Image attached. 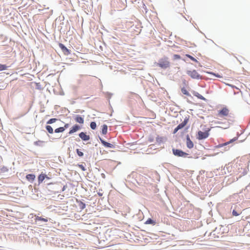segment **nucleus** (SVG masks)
Listing matches in <instances>:
<instances>
[{
	"label": "nucleus",
	"instance_id": "f257e3e1",
	"mask_svg": "<svg viewBox=\"0 0 250 250\" xmlns=\"http://www.w3.org/2000/svg\"><path fill=\"white\" fill-rule=\"evenodd\" d=\"M47 188L52 192L53 193H61L60 188H62V185L60 183H47Z\"/></svg>",
	"mask_w": 250,
	"mask_h": 250
},
{
	"label": "nucleus",
	"instance_id": "f03ea898",
	"mask_svg": "<svg viewBox=\"0 0 250 250\" xmlns=\"http://www.w3.org/2000/svg\"><path fill=\"white\" fill-rule=\"evenodd\" d=\"M156 65L163 69H166L170 66V62L167 57L162 58L158 60Z\"/></svg>",
	"mask_w": 250,
	"mask_h": 250
},
{
	"label": "nucleus",
	"instance_id": "7ed1b4c3",
	"mask_svg": "<svg viewBox=\"0 0 250 250\" xmlns=\"http://www.w3.org/2000/svg\"><path fill=\"white\" fill-rule=\"evenodd\" d=\"M238 136H239V133H237V137H235L233 138V139H230L228 142H225V143H223V144H219L218 145L216 146H215V147H216V148H223V147H224V149H223L224 150H225V151L229 149V147H230V146H229L228 145H229V144L232 143L234 141H236L238 139Z\"/></svg>",
	"mask_w": 250,
	"mask_h": 250
},
{
	"label": "nucleus",
	"instance_id": "20e7f679",
	"mask_svg": "<svg viewBox=\"0 0 250 250\" xmlns=\"http://www.w3.org/2000/svg\"><path fill=\"white\" fill-rule=\"evenodd\" d=\"M187 74L193 79L202 80L203 79V76L200 75L195 70H187Z\"/></svg>",
	"mask_w": 250,
	"mask_h": 250
},
{
	"label": "nucleus",
	"instance_id": "39448f33",
	"mask_svg": "<svg viewBox=\"0 0 250 250\" xmlns=\"http://www.w3.org/2000/svg\"><path fill=\"white\" fill-rule=\"evenodd\" d=\"M173 154L175 156L182 158H187L188 154L183 151L181 149L172 148V149Z\"/></svg>",
	"mask_w": 250,
	"mask_h": 250
},
{
	"label": "nucleus",
	"instance_id": "423d86ee",
	"mask_svg": "<svg viewBox=\"0 0 250 250\" xmlns=\"http://www.w3.org/2000/svg\"><path fill=\"white\" fill-rule=\"evenodd\" d=\"M210 130V128H208L207 130H206L204 132L199 131L197 133V139L199 140L206 139L209 136V131Z\"/></svg>",
	"mask_w": 250,
	"mask_h": 250
},
{
	"label": "nucleus",
	"instance_id": "0eeeda50",
	"mask_svg": "<svg viewBox=\"0 0 250 250\" xmlns=\"http://www.w3.org/2000/svg\"><path fill=\"white\" fill-rule=\"evenodd\" d=\"M59 46L65 55H68L71 53L70 50L68 49L63 44L59 43Z\"/></svg>",
	"mask_w": 250,
	"mask_h": 250
},
{
	"label": "nucleus",
	"instance_id": "6e6552de",
	"mask_svg": "<svg viewBox=\"0 0 250 250\" xmlns=\"http://www.w3.org/2000/svg\"><path fill=\"white\" fill-rule=\"evenodd\" d=\"M99 139L100 140L102 144L105 147L114 148L115 147V146L106 142L105 140L103 139L101 137L99 136Z\"/></svg>",
	"mask_w": 250,
	"mask_h": 250
},
{
	"label": "nucleus",
	"instance_id": "1a4fd4ad",
	"mask_svg": "<svg viewBox=\"0 0 250 250\" xmlns=\"http://www.w3.org/2000/svg\"><path fill=\"white\" fill-rule=\"evenodd\" d=\"M189 116H188V117H186L184 119V121L176 126L177 129H179V130L182 129L188 124L189 121Z\"/></svg>",
	"mask_w": 250,
	"mask_h": 250
},
{
	"label": "nucleus",
	"instance_id": "9d476101",
	"mask_svg": "<svg viewBox=\"0 0 250 250\" xmlns=\"http://www.w3.org/2000/svg\"><path fill=\"white\" fill-rule=\"evenodd\" d=\"M79 137L84 141H88L90 139L89 135L86 134L85 132H81L79 134Z\"/></svg>",
	"mask_w": 250,
	"mask_h": 250
},
{
	"label": "nucleus",
	"instance_id": "9b49d317",
	"mask_svg": "<svg viewBox=\"0 0 250 250\" xmlns=\"http://www.w3.org/2000/svg\"><path fill=\"white\" fill-rule=\"evenodd\" d=\"M186 145L188 148L191 149L193 147L194 145L192 141L190 140L189 135L186 136Z\"/></svg>",
	"mask_w": 250,
	"mask_h": 250
},
{
	"label": "nucleus",
	"instance_id": "f8f14e48",
	"mask_svg": "<svg viewBox=\"0 0 250 250\" xmlns=\"http://www.w3.org/2000/svg\"><path fill=\"white\" fill-rule=\"evenodd\" d=\"M81 129V127L79 125L76 124L74 125L72 128L70 129L68 134L69 135L73 134L74 132H77Z\"/></svg>",
	"mask_w": 250,
	"mask_h": 250
},
{
	"label": "nucleus",
	"instance_id": "ddd939ff",
	"mask_svg": "<svg viewBox=\"0 0 250 250\" xmlns=\"http://www.w3.org/2000/svg\"><path fill=\"white\" fill-rule=\"evenodd\" d=\"M229 110L227 107H223L219 111V114L226 116L229 114Z\"/></svg>",
	"mask_w": 250,
	"mask_h": 250
},
{
	"label": "nucleus",
	"instance_id": "4468645a",
	"mask_svg": "<svg viewBox=\"0 0 250 250\" xmlns=\"http://www.w3.org/2000/svg\"><path fill=\"white\" fill-rule=\"evenodd\" d=\"M75 121L79 124H83L84 123L83 118L79 115H76L74 118Z\"/></svg>",
	"mask_w": 250,
	"mask_h": 250
},
{
	"label": "nucleus",
	"instance_id": "2eb2a0df",
	"mask_svg": "<svg viewBox=\"0 0 250 250\" xmlns=\"http://www.w3.org/2000/svg\"><path fill=\"white\" fill-rule=\"evenodd\" d=\"M47 177V175L44 174V173H42L41 174H40L39 176H38V182H39V184H41V183H42L43 180H44L45 179V178Z\"/></svg>",
	"mask_w": 250,
	"mask_h": 250
},
{
	"label": "nucleus",
	"instance_id": "dca6fc26",
	"mask_svg": "<svg viewBox=\"0 0 250 250\" xmlns=\"http://www.w3.org/2000/svg\"><path fill=\"white\" fill-rule=\"evenodd\" d=\"M35 177V175L34 174H28L26 176V179L31 183L33 182Z\"/></svg>",
	"mask_w": 250,
	"mask_h": 250
},
{
	"label": "nucleus",
	"instance_id": "f3484780",
	"mask_svg": "<svg viewBox=\"0 0 250 250\" xmlns=\"http://www.w3.org/2000/svg\"><path fill=\"white\" fill-rule=\"evenodd\" d=\"M76 202L81 210H83L85 208V204L82 201L77 200Z\"/></svg>",
	"mask_w": 250,
	"mask_h": 250
},
{
	"label": "nucleus",
	"instance_id": "a211bd4d",
	"mask_svg": "<svg viewBox=\"0 0 250 250\" xmlns=\"http://www.w3.org/2000/svg\"><path fill=\"white\" fill-rule=\"evenodd\" d=\"M192 94L194 96L197 97L199 99L203 100L204 101L207 100V99L205 97H204L202 95H201L196 91H193Z\"/></svg>",
	"mask_w": 250,
	"mask_h": 250
},
{
	"label": "nucleus",
	"instance_id": "6ab92c4d",
	"mask_svg": "<svg viewBox=\"0 0 250 250\" xmlns=\"http://www.w3.org/2000/svg\"><path fill=\"white\" fill-rule=\"evenodd\" d=\"M107 125L105 124L103 125L102 126V133L103 135H105L107 132Z\"/></svg>",
	"mask_w": 250,
	"mask_h": 250
},
{
	"label": "nucleus",
	"instance_id": "aec40b11",
	"mask_svg": "<svg viewBox=\"0 0 250 250\" xmlns=\"http://www.w3.org/2000/svg\"><path fill=\"white\" fill-rule=\"evenodd\" d=\"M35 221L36 223L39 222V221H42L44 222H47L48 221V220L47 218H42V217H39L36 216L35 218Z\"/></svg>",
	"mask_w": 250,
	"mask_h": 250
},
{
	"label": "nucleus",
	"instance_id": "412c9836",
	"mask_svg": "<svg viewBox=\"0 0 250 250\" xmlns=\"http://www.w3.org/2000/svg\"><path fill=\"white\" fill-rule=\"evenodd\" d=\"M8 171L9 169L5 166H3L0 167V173L7 172Z\"/></svg>",
	"mask_w": 250,
	"mask_h": 250
},
{
	"label": "nucleus",
	"instance_id": "4be33fe9",
	"mask_svg": "<svg viewBox=\"0 0 250 250\" xmlns=\"http://www.w3.org/2000/svg\"><path fill=\"white\" fill-rule=\"evenodd\" d=\"M145 224H151L152 225H155L156 224L155 221L153 220L150 218H149L145 223Z\"/></svg>",
	"mask_w": 250,
	"mask_h": 250
},
{
	"label": "nucleus",
	"instance_id": "5701e85b",
	"mask_svg": "<svg viewBox=\"0 0 250 250\" xmlns=\"http://www.w3.org/2000/svg\"><path fill=\"white\" fill-rule=\"evenodd\" d=\"M45 129L49 133L52 134L53 133V129L51 126L49 125H47L45 126Z\"/></svg>",
	"mask_w": 250,
	"mask_h": 250
},
{
	"label": "nucleus",
	"instance_id": "b1692460",
	"mask_svg": "<svg viewBox=\"0 0 250 250\" xmlns=\"http://www.w3.org/2000/svg\"><path fill=\"white\" fill-rule=\"evenodd\" d=\"M181 91L184 94L188 96H190V94L189 93L188 91V90L185 88V87H182L181 88Z\"/></svg>",
	"mask_w": 250,
	"mask_h": 250
},
{
	"label": "nucleus",
	"instance_id": "393cba45",
	"mask_svg": "<svg viewBox=\"0 0 250 250\" xmlns=\"http://www.w3.org/2000/svg\"><path fill=\"white\" fill-rule=\"evenodd\" d=\"M43 143H44L43 141L39 140V141L34 142V145L35 146H43Z\"/></svg>",
	"mask_w": 250,
	"mask_h": 250
},
{
	"label": "nucleus",
	"instance_id": "a878e982",
	"mask_svg": "<svg viewBox=\"0 0 250 250\" xmlns=\"http://www.w3.org/2000/svg\"><path fill=\"white\" fill-rule=\"evenodd\" d=\"M164 138L162 137H160L159 136H158L156 137V142L159 144H160L161 143L163 142Z\"/></svg>",
	"mask_w": 250,
	"mask_h": 250
},
{
	"label": "nucleus",
	"instance_id": "bb28decb",
	"mask_svg": "<svg viewBox=\"0 0 250 250\" xmlns=\"http://www.w3.org/2000/svg\"><path fill=\"white\" fill-rule=\"evenodd\" d=\"M63 131L64 128L62 127H60L55 129V132L56 133L63 132Z\"/></svg>",
	"mask_w": 250,
	"mask_h": 250
},
{
	"label": "nucleus",
	"instance_id": "cd10ccee",
	"mask_svg": "<svg viewBox=\"0 0 250 250\" xmlns=\"http://www.w3.org/2000/svg\"><path fill=\"white\" fill-rule=\"evenodd\" d=\"M58 120L57 118H51L46 123L47 124H52Z\"/></svg>",
	"mask_w": 250,
	"mask_h": 250
},
{
	"label": "nucleus",
	"instance_id": "c85d7f7f",
	"mask_svg": "<svg viewBox=\"0 0 250 250\" xmlns=\"http://www.w3.org/2000/svg\"><path fill=\"white\" fill-rule=\"evenodd\" d=\"M90 126L92 129H93V130L95 129L97 127V125H96V122H91L90 124Z\"/></svg>",
	"mask_w": 250,
	"mask_h": 250
},
{
	"label": "nucleus",
	"instance_id": "c756f323",
	"mask_svg": "<svg viewBox=\"0 0 250 250\" xmlns=\"http://www.w3.org/2000/svg\"><path fill=\"white\" fill-rule=\"evenodd\" d=\"M186 56L189 58L191 60H192V61L193 62H198L197 61V60L194 58L193 57H192V56L189 55V54H186Z\"/></svg>",
	"mask_w": 250,
	"mask_h": 250
},
{
	"label": "nucleus",
	"instance_id": "7c9ffc66",
	"mask_svg": "<svg viewBox=\"0 0 250 250\" xmlns=\"http://www.w3.org/2000/svg\"><path fill=\"white\" fill-rule=\"evenodd\" d=\"M76 153L77 154V155L79 156V157H83V153L79 149H76Z\"/></svg>",
	"mask_w": 250,
	"mask_h": 250
},
{
	"label": "nucleus",
	"instance_id": "2f4dec72",
	"mask_svg": "<svg viewBox=\"0 0 250 250\" xmlns=\"http://www.w3.org/2000/svg\"><path fill=\"white\" fill-rule=\"evenodd\" d=\"M8 66L6 64H2L0 63V71L6 70Z\"/></svg>",
	"mask_w": 250,
	"mask_h": 250
},
{
	"label": "nucleus",
	"instance_id": "473e14b6",
	"mask_svg": "<svg viewBox=\"0 0 250 250\" xmlns=\"http://www.w3.org/2000/svg\"><path fill=\"white\" fill-rule=\"evenodd\" d=\"M207 73H209L210 74L213 75L215 76V77H216L217 78H221V77H222L219 74H215V73H214L213 72H207Z\"/></svg>",
	"mask_w": 250,
	"mask_h": 250
},
{
	"label": "nucleus",
	"instance_id": "72a5a7b5",
	"mask_svg": "<svg viewBox=\"0 0 250 250\" xmlns=\"http://www.w3.org/2000/svg\"><path fill=\"white\" fill-rule=\"evenodd\" d=\"M78 167L83 170V171H85L86 170V168H85V167L82 164H78Z\"/></svg>",
	"mask_w": 250,
	"mask_h": 250
},
{
	"label": "nucleus",
	"instance_id": "f704fd0d",
	"mask_svg": "<svg viewBox=\"0 0 250 250\" xmlns=\"http://www.w3.org/2000/svg\"><path fill=\"white\" fill-rule=\"evenodd\" d=\"M232 214L233 216H237L239 215V213L237 212L236 210L233 209L232 212Z\"/></svg>",
	"mask_w": 250,
	"mask_h": 250
},
{
	"label": "nucleus",
	"instance_id": "c9c22d12",
	"mask_svg": "<svg viewBox=\"0 0 250 250\" xmlns=\"http://www.w3.org/2000/svg\"><path fill=\"white\" fill-rule=\"evenodd\" d=\"M181 58V56L178 54H175L173 55V59L174 60H178Z\"/></svg>",
	"mask_w": 250,
	"mask_h": 250
},
{
	"label": "nucleus",
	"instance_id": "e433bc0d",
	"mask_svg": "<svg viewBox=\"0 0 250 250\" xmlns=\"http://www.w3.org/2000/svg\"><path fill=\"white\" fill-rule=\"evenodd\" d=\"M67 185H65L63 186V187L62 188H60L61 192L64 191L66 189V188H67Z\"/></svg>",
	"mask_w": 250,
	"mask_h": 250
},
{
	"label": "nucleus",
	"instance_id": "4c0bfd02",
	"mask_svg": "<svg viewBox=\"0 0 250 250\" xmlns=\"http://www.w3.org/2000/svg\"><path fill=\"white\" fill-rule=\"evenodd\" d=\"M148 141L150 143L153 142L154 141L153 137L152 136L149 137Z\"/></svg>",
	"mask_w": 250,
	"mask_h": 250
},
{
	"label": "nucleus",
	"instance_id": "58836bf2",
	"mask_svg": "<svg viewBox=\"0 0 250 250\" xmlns=\"http://www.w3.org/2000/svg\"><path fill=\"white\" fill-rule=\"evenodd\" d=\"M69 125L68 124H65L64 125V126L62 127L64 128V131L65 130V129L69 127Z\"/></svg>",
	"mask_w": 250,
	"mask_h": 250
},
{
	"label": "nucleus",
	"instance_id": "ea45409f",
	"mask_svg": "<svg viewBox=\"0 0 250 250\" xmlns=\"http://www.w3.org/2000/svg\"><path fill=\"white\" fill-rule=\"evenodd\" d=\"M178 130H179V129H177V127H176L173 130V133L175 134Z\"/></svg>",
	"mask_w": 250,
	"mask_h": 250
},
{
	"label": "nucleus",
	"instance_id": "a19ab883",
	"mask_svg": "<svg viewBox=\"0 0 250 250\" xmlns=\"http://www.w3.org/2000/svg\"><path fill=\"white\" fill-rule=\"evenodd\" d=\"M98 195L100 196H102L103 195V193H101L100 192H98Z\"/></svg>",
	"mask_w": 250,
	"mask_h": 250
},
{
	"label": "nucleus",
	"instance_id": "79ce46f5",
	"mask_svg": "<svg viewBox=\"0 0 250 250\" xmlns=\"http://www.w3.org/2000/svg\"><path fill=\"white\" fill-rule=\"evenodd\" d=\"M45 179H46V180H49V179H50V178L47 176V177H46V178H45Z\"/></svg>",
	"mask_w": 250,
	"mask_h": 250
},
{
	"label": "nucleus",
	"instance_id": "37998d69",
	"mask_svg": "<svg viewBox=\"0 0 250 250\" xmlns=\"http://www.w3.org/2000/svg\"><path fill=\"white\" fill-rule=\"evenodd\" d=\"M137 183H138L139 185H142L141 184H140V183H139V182H137Z\"/></svg>",
	"mask_w": 250,
	"mask_h": 250
},
{
	"label": "nucleus",
	"instance_id": "c03bdc74",
	"mask_svg": "<svg viewBox=\"0 0 250 250\" xmlns=\"http://www.w3.org/2000/svg\"><path fill=\"white\" fill-rule=\"evenodd\" d=\"M108 94L110 95V96L112 95V94L109 93H108Z\"/></svg>",
	"mask_w": 250,
	"mask_h": 250
}]
</instances>
